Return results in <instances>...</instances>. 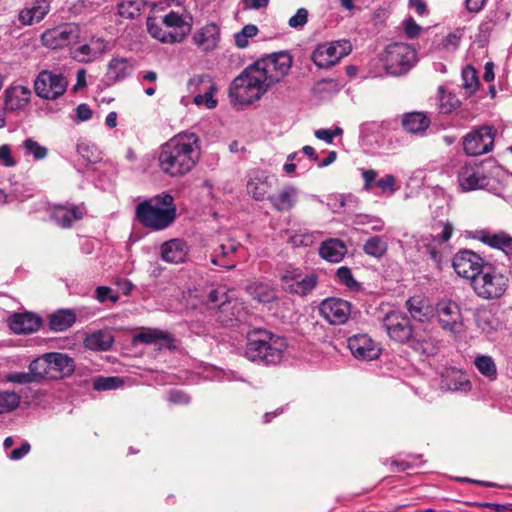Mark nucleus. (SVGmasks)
I'll return each mask as SVG.
<instances>
[{
  "label": "nucleus",
  "instance_id": "obj_2",
  "mask_svg": "<svg viewBox=\"0 0 512 512\" xmlns=\"http://www.w3.org/2000/svg\"><path fill=\"white\" fill-rule=\"evenodd\" d=\"M200 152L199 136L193 132H181L160 146L158 167L169 177L185 176L196 166Z\"/></svg>",
  "mask_w": 512,
  "mask_h": 512
},
{
  "label": "nucleus",
  "instance_id": "obj_50",
  "mask_svg": "<svg viewBox=\"0 0 512 512\" xmlns=\"http://www.w3.org/2000/svg\"><path fill=\"white\" fill-rule=\"evenodd\" d=\"M463 87L469 93H475L479 88L477 71L468 65L462 70Z\"/></svg>",
  "mask_w": 512,
  "mask_h": 512
},
{
  "label": "nucleus",
  "instance_id": "obj_41",
  "mask_svg": "<svg viewBox=\"0 0 512 512\" xmlns=\"http://www.w3.org/2000/svg\"><path fill=\"white\" fill-rule=\"evenodd\" d=\"M112 344L113 337L111 334L101 330L91 333L84 340L85 347L94 351L108 350Z\"/></svg>",
  "mask_w": 512,
  "mask_h": 512
},
{
  "label": "nucleus",
  "instance_id": "obj_59",
  "mask_svg": "<svg viewBox=\"0 0 512 512\" xmlns=\"http://www.w3.org/2000/svg\"><path fill=\"white\" fill-rule=\"evenodd\" d=\"M109 73L116 79L125 77L126 61L124 59H112L109 63Z\"/></svg>",
  "mask_w": 512,
  "mask_h": 512
},
{
  "label": "nucleus",
  "instance_id": "obj_10",
  "mask_svg": "<svg viewBox=\"0 0 512 512\" xmlns=\"http://www.w3.org/2000/svg\"><path fill=\"white\" fill-rule=\"evenodd\" d=\"M438 323L441 328L452 334L458 335L464 331V321L459 305L450 300L442 299L436 304Z\"/></svg>",
  "mask_w": 512,
  "mask_h": 512
},
{
  "label": "nucleus",
  "instance_id": "obj_14",
  "mask_svg": "<svg viewBox=\"0 0 512 512\" xmlns=\"http://www.w3.org/2000/svg\"><path fill=\"white\" fill-rule=\"evenodd\" d=\"M187 88L190 93L195 94L193 102L196 105H205L208 109L216 107L217 101L213 98L216 88L209 75H194L189 79Z\"/></svg>",
  "mask_w": 512,
  "mask_h": 512
},
{
  "label": "nucleus",
  "instance_id": "obj_33",
  "mask_svg": "<svg viewBox=\"0 0 512 512\" xmlns=\"http://www.w3.org/2000/svg\"><path fill=\"white\" fill-rule=\"evenodd\" d=\"M430 124V118L423 112H408L402 116V126L411 134H422Z\"/></svg>",
  "mask_w": 512,
  "mask_h": 512
},
{
  "label": "nucleus",
  "instance_id": "obj_25",
  "mask_svg": "<svg viewBox=\"0 0 512 512\" xmlns=\"http://www.w3.org/2000/svg\"><path fill=\"white\" fill-rule=\"evenodd\" d=\"M458 182L465 191L476 190L488 184L487 178L477 166L465 165L458 173Z\"/></svg>",
  "mask_w": 512,
  "mask_h": 512
},
{
  "label": "nucleus",
  "instance_id": "obj_52",
  "mask_svg": "<svg viewBox=\"0 0 512 512\" xmlns=\"http://www.w3.org/2000/svg\"><path fill=\"white\" fill-rule=\"evenodd\" d=\"M123 385V380L119 377H98L93 382V388L96 391L113 390Z\"/></svg>",
  "mask_w": 512,
  "mask_h": 512
},
{
  "label": "nucleus",
  "instance_id": "obj_21",
  "mask_svg": "<svg viewBox=\"0 0 512 512\" xmlns=\"http://www.w3.org/2000/svg\"><path fill=\"white\" fill-rule=\"evenodd\" d=\"M409 346L423 356H432L439 350V341L426 328L414 327Z\"/></svg>",
  "mask_w": 512,
  "mask_h": 512
},
{
  "label": "nucleus",
  "instance_id": "obj_47",
  "mask_svg": "<svg viewBox=\"0 0 512 512\" xmlns=\"http://www.w3.org/2000/svg\"><path fill=\"white\" fill-rule=\"evenodd\" d=\"M474 365L477 370L488 379L493 380L496 378L497 368L492 357L487 355H478L475 357Z\"/></svg>",
  "mask_w": 512,
  "mask_h": 512
},
{
  "label": "nucleus",
  "instance_id": "obj_3",
  "mask_svg": "<svg viewBox=\"0 0 512 512\" xmlns=\"http://www.w3.org/2000/svg\"><path fill=\"white\" fill-rule=\"evenodd\" d=\"M135 217L140 224L153 231L170 227L177 218L174 197L169 192H162L144 199L136 206Z\"/></svg>",
  "mask_w": 512,
  "mask_h": 512
},
{
  "label": "nucleus",
  "instance_id": "obj_40",
  "mask_svg": "<svg viewBox=\"0 0 512 512\" xmlns=\"http://www.w3.org/2000/svg\"><path fill=\"white\" fill-rule=\"evenodd\" d=\"M162 21L159 22L158 19L156 17H148L147 18V21H146V25H147V30L149 32V34L163 42V43H170V44H174V43H180L181 42V37H177V36H172V32H168L166 30H164L162 28Z\"/></svg>",
  "mask_w": 512,
  "mask_h": 512
},
{
  "label": "nucleus",
  "instance_id": "obj_58",
  "mask_svg": "<svg viewBox=\"0 0 512 512\" xmlns=\"http://www.w3.org/2000/svg\"><path fill=\"white\" fill-rule=\"evenodd\" d=\"M343 133L342 128L336 127L335 129H318L315 131V137L319 140L326 142L327 144H332L334 138Z\"/></svg>",
  "mask_w": 512,
  "mask_h": 512
},
{
  "label": "nucleus",
  "instance_id": "obj_37",
  "mask_svg": "<svg viewBox=\"0 0 512 512\" xmlns=\"http://www.w3.org/2000/svg\"><path fill=\"white\" fill-rule=\"evenodd\" d=\"M247 292L260 303H270L276 299L275 289L268 282L254 281L247 286Z\"/></svg>",
  "mask_w": 512,
  "mask_h": 512
},
{
  "label": "nucleus",
  "instance_id": "obj_18",
  "mask_svg": "<svg viewBox=\"0 0 512 512\" xmlns=\"http://www.w3.org/2000/svg\"><path fill=\"white\" fill-rule=\"evenodd\" d=\"M348 348L352 355L359 360L371 361L381 353L379 345L367 334L353 335L348 339Z\"/></svg>",
  "mask_w": 512,
  "mask_h": 512
},
{
  "label": "nucleus",
  "instance_id": "obj_49",
  "mask_svg": "<svg viewBox=\"0 0 512 512\" xmlns=\"http://www.w3.org/2000/svg\"><path fill=\"white\" fill-rule=\"evenodd\" d=\"M259 29L254 24L245 25L239 32L234 34V42L238 48H246L249 44V39L255 37Z\"/></svg>",
  "mask_w": 512,
  "mask_h": 512
},
{
  "label": "nucleus",
  "instance_id": "obj_63",
  "mask_svg": "<svg viewBox=\"0 0 512 512\" xmlns=\"http://www.w3.org/2000/svg\"><path fill=\"white\" fill-rule=\"evenodd\" d=\"M403 26L405 34L411 39L416 38L421 30V27L411 17L404 20Z\"/></svg>",
  "mask_w": 512,
  "mask_h": 512
},
{
  "label": "nucleus",
  "instance_id": "obj_61",
  "mask_svg": "<svg viewBox=\"0 0 512 512\" xmlns=\"http://www.w3.org/2000/svg\"><path fill=\"white\" fill-rule=\"evenodd\" d=\"M396 179L393 175L388 174L384 176L383 178L377 180L376 186H378L381 189L382 193L390 192L394 193L396 191Z\"/></svg>",
  "mask_w": 512,
  "mask_h": 512
},
{
  "label": "nucleus",
  "instance_id": "obj_9",
  "mask_svg": "<svg viewBox=\"0 0 512 512\" xmlns=\"http://www.w3.org/2000/svg\"><path fill=\"white\" fill-rule=\"evenodd\" d=\"M79 38V27L76 24L66 23L45 30L41 34V43L46 48L58 50L77 43Z\"/></svg>",
  "mask_w": 512,
  "mask_h": 512
},
{
  "label": "nucleus",
  "instance_id": "obj_17",
  "mask_svg": "<svg viewBox=\"0 0 512 512\" xmlns=\"http://www.w3.org/2000/svg\"><path fill=\"white\" fill-rule=\"evenodd\" d=\"M384 327L389 337L399 343H408L414 331L408 317L400 312L387 314L384 318Z\"/></svg>",
  "mask_w": 512,
  "mask_h": 512
},
{
  "label": "nucleus",
  "instance_id": "obj_19",
  "mask_svg": "<svg viewBox=\"0 0 512 512\" xmlns=\"http://www.w3.org/2000/svg\"><path fill=\"white\" fill-rule=\"evenodd\" d=\"M220 27L214 23H208L197 29L192 35V43L202 52L209 53L218 48L220 42Z\"/></svg>",
  "mask_w": 512,
  "mask_h": 512
},
{
  "label": "nucleus",
  "instance_id": "obj_56",
  "mask_svg": "<svg viewBox=\"0 0 512 512\" xmlns=\"http://www.w3.org/2000/svg\"><path fill=\"white\" fill-rule=\"evenodd\" d=\"M308 10L306 8H299L297 12L289 19L288 24L291 28L300 29L308 22Z\"/></svg>",
  "mask_w": 512,
  "mask_h": 512
},
{
  "label": "nucleus",
  "instance_id": "obj_28",
  "mask_svg": "<svg viewBox=\"0 0 512 512\" xmlns=\"http://www.w3.org/2000/svg\"><path fill=\"white\" fill-rule=\"evenodd\" d=\"M49 10L48 0H34L19 12L18 20L22 25H33L44 19Z\"/></svg>",
  "mask_w": 512,
  "mask_h": 512
},
{
  "label": "nucleus",
  "instance_id": "obj_13",
  "mask_svg": "<svg viewBox=\"0 0 512 512\" xmlns=\"http://www.w3.org/2000/svg\"><path fill=\"white\" fill-rule=\"evenodd\" d=\"M50 220L59 228L69 229L75 221L82 220L86 214V207L83 203L54 204L49 208Z\"/></svg>",
  "mask_w": 512,
  "mask_h": 512
},
{
  "label": "nucleus",
  "instance_id": "obj_29",
  "mask_svg": "<svg viewBox=\"0 0 512 512\" xmlns=\"http://www.w3.org/2000/svg\"><path fill=\"white\" fill-rule=\"evenodd\" d=\"M162 23L166 27L176 29L175 32H172V36H180L181 42L192 29V17L188 13L180 14L179 12L170 11L163 17Z\"/></svg>",
  "mask_w": 512,
  "mask_h": 512
},
{
  "label": "nucleus",
  "instance_id": "obj_45",
  "mask_svg": "<svg viewBox=\"0 0 512 512\" xmlns=\"http://www.w3.org/2000/svg\"><path fill=\"white\" fill-rule=\"evenodd\" d=\"M347 247L345 243L337 238H330L322 242L319 247V256H346Z\"/></svg>",
  "mask_w": 512,
  "mask_h": 512
},
{
  "label": "nucleus",
  "instance_id": "obj_7",
  "mask_svg": "<svg viewBox=\"0 0 512 512\" xmlns=\"http://www.w3.org/2000/svg\"><path fill=\"white\" fill-rule=\"evenodd\" d=\"M475 293L487 300L500 298L507 290L508 279L486 265L472 285Z\"/></svg>",
  "mask_w": 512,
  "mask_h": 512
},
{
  "label": "nucleus",
  "instance_id": "obj_6",
  "mask_svg": "<svg viewBox=\"0 0 512 512\" xmlns=\"http://www.w3.org/2000/svg\"><path fill=\"white\" fill-rule=\"evenodd\" d=\"M69 81L59 70H42L34 80L35 94L45 100H57L67 90Z\"/></svg>",
  "mask_w": 512,
  "mask_h": 512
},
{
  "label": "nucleus",
  "instance_id": "obj_23",
  "mask_svg": "<svg viewBox=\"0 0 512 512\" xmlns=\"http://www.w3.org/2000/svg\"><path fill=\"white\" fill-rule=\"evenodd\" d=\"M472 385L466 374L456 368H446L441 375V389L467 393Z\"/></svg>",
  "mask_w": 512,
  "mask_h": 512
},
{
  "label": "nucleus",
  "instance_id": "obj_55",
  "mask_svg": "<svg viewBox=\"0 0 512 512\" xmlns=\"http://www.w3.org/2000/svg\"><path fill=\"white\" fill-rule=\"evenodd\" d=\"M6 380L14 384H29L35 382V379L30 370L29 372H10L6 375Z\"/></svg>",
  "mask_w": 512,
  "mask_h": 512
},
{
  "label": "nucleus",
  "instance_id": "obj_54",
  "mask_svg": "<svg viewBox=\"0 0 512 512\" xmlns=\"http://www.w3.org/2000/svg\"><path fill=\"white\" fill-rule=\"evenodd\" d=\"M339 282L345 285L351 291H357L360 288L359 283L353 277L352 271L347 267H341L337 271Z\"/></svg>",
  "mask_w": 512,
  "mask_h": 512
},
{
  "label": "nucleus",
  "instance_id": "obj_48",
  "mask_svg": "<svg viewBox=\"0 0 512 512\" xmlns=\"http://www.w3.org/2000/svg\"><path fill=\"white\" fill-rule=\"evenodd\" d=\"M340 85L335 79H322L313 86V92L320 98H327L339 92Z\"/></svg>",
  "mask_w": 512,
  "mask_h": 512
},
{
  "label": "nucleus",
  "instance_id": "obj_30",
  "mask_svg": "<svg viewBox=\"0 0 512 512\" xmlns=\"http://www.w3.org/2000/svg\"><path fill=\"white\" fill-rule=\"evenodd\" d=\"M31 91L28 87L17 85L5 91V108L9 111L24 109L30 102Z\"/></svg>",
  "mask_w": 512,
  "mask_h": 512
},
{
  "label": "nucleus",
  "instance_id": "obj_4",
  "mask_svg": "<svg viewBox=\"0 0 512 512\" xmlns=\"http://www.w3.org/2000/svg\"><path fill=\"white\" fill-rule=\"evenodd\" d=\"M288 347L285 338L264 329L251 331L247 336L245 357L259 364H279Z\"/></svg>",
  "mask_w": 512,
  "mask_h": 512
},
{
  "label": "nucleus",
  "instance_id": "obj_12",
  "mask_svg": "<svg viewBox=\"0 0 512 512\" xmlns=\"http://www.w3.org/2000/svg\"><path fill=\"white\" fill-rule=\"evenodd\" d=\"M494 139L495 130L490 126H482L464 137V151L470 156L486 154L493 149Z\"/></svg>",
  "mask_w": 512,
  "mask_h": 512
},
{
  "label": "nucleus",
  "instance_id": "obj_20",
  "mask_svg": "<svg viewBox=\"0 0 512 512\" xmlns=\"http://www.w3.org/2000/svg\"><path fill=\"white\" fill-rule=\"evenodd\" d=\"M274 178L265 171L256 170L248 178L247 193L256 201L268 200L273 187Z\"/></svg>",
  "mask_w": 512,
  "mask_h": 512
},
{
  "label": "nucleus",
  "instance_id": "obj_26",
  "mask_svg": "<svg viewBox=\"0 0 512 512\" xmlns=\"http://www.w3.org/2000/svg\"><path fill=\"white\" fill-rule=\"evenodd\" d=\"M299 190L292 186H284L277 194L268 196V201L272 207L279 212L291 210L297 203Z\"/></svg>",
  "mask_w": 512,
  "mask_h": 512
},
{
  "label": "nucleus",
  "instance_id": "obj_44",
  "mask_svg": "<svg viewBox=\"0 0 512 512\" xmlns=\"http://www.w3.org/2000/svg\"><path fill=\"white\" fill-rule=\"evenodd\" d=\"M50 364L51 362L48 358V353L43 354L30 363L29 370L31 371L35 381L40 379H51Z\"/></svg>",
  "mask_w": 512,
  "mask_h": 512
},
{
  "label": "nucleus",
  "instance_id": "obj_36",
  "mask_svg": "<svg viewBox=\"0 0 512 512\" xmlns=\"http://www.w3.org/2000/svg\"><path fill=\"white\" fill-rule=\"evenodd\" d=\"M145 5V0H118L117 15L124 20H134L141 15Z\"/></svg>",
  "mask_w": 512,
  "mask_h": 512
},
{
  "label": "nucleus",
  "instance_id": "obj_42",
  "mask_svg": "<svg viewBox=\"0 0 512 512\" xmlns=\"http://www.w3.org/2000/svg\"><path fill=\"white\" fill-rule=\"evenodd\" d=\"M460 106V101L455 94L445 90L442 86L438 88V109L442 114H450Z\"/></svg>",
  "mask_w": 512,
  "mask_h": 512
},
{
  "label": "nucleus",
  "instance_id": "obj_24",
  "mask_svg": "<svg viewBox=\"0 0 512 512\" xmlns=\"http://www.w3.org/2000/svg\"><path fill=\"white\" fill-rule=\"evenodd\" d=\"M487 264H484L483 258H452V266L458 276L475 282Z\"/></svg>",
  "mask_w": 512,
  "mask_h": 512
},
{
  "label": "nucleus",
  "instance_id": "obj_57",
  "mask_svg": "<svg viewBox=\"0 0 512 512\" xmlns=\"http://www.w3.org/2000/svg\"><path fill=\"white\" fill-rule=\"evenodd\" d=\"M459 44L460 36L455 33H449L441 39L439 47L442 50L453 52L459 47Z\"/></svg>",
  "mask_w": 512,
  "mask_h": 512
},
{
  "label": "nucleus",
  "instance_id": "obj_16",
  "mask_svg": "<svg viewBox=\"0 0 512 512\" xmlns=\"http://www.w3.org/2000/svg\"><path fill=\"white\" fill-rule=\"evenodd\" d=\"M467 236L503 252L506 256L512 255V236L505 231L492 232L489 229H479L467 232Z\"/></svg>",
  "mask_w": 512,
  "mask_h": 512
},
{
  "label": "nucleus",
  "instance_id": "obj_43",
  "mask_svg": "<svg viewBox=\"0 0 512 512\" xmlns=\"http://www.w3.org/2000/svg\"><path fill=\"white\" fill-rule=\"evenodd\" d=\"M190 253V246L181 238H174L164 242L160 247V256L183 255Z\"/></svg>",
  "mask_w": 512,
  "mask_h": 512
},
{
  "label": "nucleus",
  "instance_id": "obj_8",
  "mask_svg": "<svg viewBox=\"0 0 512 512\" xmlns=\"http://www.w3.org/2000/svg\"><path fill=\"white\" fill-rule=\"evenodd\" d=\"M351 50V43L346 40L326 42L317 45L311 59L317 67L329 68L347 56Z\"/></svg>",
  "mask_w": 512,
  "mask_h": 512
},
{
  "label": "nucleus",
  "instance_id": "obj_32",
  "mask_svg": "<svg viewBox=\"0 0 512 512\" xmlns=\"http://www.w3.org/2000/svg\"><path fill=\"white\" fill-rule=\"evenodd\" d=\"M194 297L199 298L200 303L209 305L212 308L219 307L221 313H223L231 303L229 290L225 286L210 289L206 297L202 295L198 296V294H195Z\"/></svg>",
  "mask_w": 512,
  "mask_h": 512
},
{
  "label": "nucleus",
  "instance_id": "obj_31",
  "mask_svg": "<svg viewBox=\"0 0 512 512\" xmlns=\"http://www.w3.org/2000/svg\"><path fill=\"white\" fill-rule=\"evenodd\" d=\"M41 325V320L33 313L15 314L9 318V327L16 334H29Z\"/></svg>",
  "mask_w": 512,
  "mask_h": 512
},
{
  "label": "nucleus",
  "instance_id": "obj_11",
  "mask_svg": "<svg viewBox=\"0 0 512 512\" xmlns=\"http://www.w3.org/2000/svg\"><path fill=\"white\" fill-rule=\"evenodd\" d=\"M284 290L299 296H306L316 287L318 278L314 273L304 274L297 268H288L282 275Z\"/></svg>",
  "mask_w": 512,
  "mask_h": 512
},
{
  "label": "nucleus",
  "instance_id": "obj_51",
  "mask_svg": "<svg viewBox=\"0 0 512 512\" xmlns=\"http://www.w3.org/2000/svg\"><path fill=\"white\" fill-rule=\"evenodd\" d=\"M364 251L368 256H383L387 251V244L380 236H373L366 241Z\"/></svg>",
  "mask_w": 512,
  "mask_h": 512
},
{
  "label": "nucleus",
  "instance_id": "obj_34",
  "mask_svg": "<svg viewBox=\"0 0 512 512\" xmlns=\"http://www.w3.org/2000/svg\"><path fill=\"white\" fill-rule=\"evenodd\" d=\"M434 233L431 234V241L427 244L430 256H437L440 251L436 249L451 238L453 226L449 222H438L433 226Z\"/></svg>",
  "mask_w": 512,
  "mask_h": 512
},
{
  "label": "nucleus",
  "instance_id": "obj_5",
  "mask_svg": "<svg viewBox=\"0 0 512 512\" xmlns=\"http://www.w3.org/2000/svg\"><path fill=\"white\" fill-rule=\"evenodd\" d=\"M381 61L387 73L393 76H402L417 63V52L410 44L394 42L385 48Z\"/></svg>",
  "mask_w": 512,
  "mask_h": 512
},
{
  "label": "nucleus",
  "instance_id": "obj_53",
  "mask_svg": "<svg viewBox=\"0 0 512 512\" xmlns=\"http://www.w3.org/2000/svg\"><path fill=\"white\" fill-rule=\"evenodd\" d=\"M23 147L27 154L33 155L35 160L44 159L48 154L47 148L40 145L37 141L33 140L32 138H27L23 142Z\"/></svg>",
  "mask_w": 512,
  "mask_h": 512
},
{
  "label": "nucleus",
  "instance_id": "obj_60",
  "mask_svg": "<svg viewBox=\"0 0 512 512\" xmlns=\"http://www.w3.org/2000/svg\"><path fill=\"white\" fill-rule=\"evenodd\" d=\"M96 299L100 303H104L106 300L116 303L119 300V296L117 294H113L110 287L99 286L96 289Z\"/></svg>",
  "mask_w": 512,
  "mask_h": 512
},
{
  "label": "nucleus",
  "instance_id": "obj_39",
  "mask_svg": "<svg viewBox=\"0 0 512 512\" xmlns=\"http://www.w3.org/2000/svg\"><path fill=\"white\" fill-rule=\"evenodd\" d=\"M76 321V314L71 309H60L53 313L49 319L51 330L62 332L70 328Z\"/></svg>",
  "mask_w": 512,
  "mask_h": 512
},
{
  "label": "nucleus",
  "instance_id": "obj_1",
  "mask_svg": "<svg viewBox=\"0 0 512 512\" xmlns=\"http://www.w3.org/2000/svg\"><path fill=\"white\" fill-rule=\"evenodd\" d=\"M292 57L288 52L267 55L246 67L231 83L229 94L241 105L259 100L275 83L281 81L290 71Z\"/></svg>",
  "mask_w": 512,
  "mask_h": 512
},
{
  "label": "nucleus",
  "instance_id": "obj_15",
  "mask_svg": "<svg viewBox=\"0 0 512 512\" xmlns=\"http://www.w3.org/2000/svg\"><path fill=\"white\" fill-rule=\"evenodd\" d=\"M319 313L328 323L342 325L351 316V304L341 298H327L319 305Z\"/></svg>",
  "mask_w": 512,
  "mask_h": 512
},
{
  "label": "nucleus",
  "instance_id": "obj_27",
  "mask_svg": "<svg viewBox=\"0 0 512 512\" xmlns=\"http://www.w3.org/2000/svg\"><path fill=\"white\" fill-rule=\"evenodd\" d=\"M48 358L51 362V379H61L70 376L75 370L73 358L65 353L50 352L48 353Z\"/></svg>",
  "mask_w": 512,
  "mask_h": 512
},
{
  "label": "nucleus",
  "instance_id": "obj_38",
  "mask_svg": "<svg viewBox=\"0 0 512 512\" xmlns=\"http://www.w3.org/2000/svg\"><path fill=\"white\" fill-rule=\"evenodd\" d=\"M136 339L144 344H154L161 348H171L173 338L170 334L161 330H149L141 332L137 335Z\"/></svg>",
  "mask_w": 512,
  "mask_h": 512
},
{
  "label": "nucleus",
  "instance_id": "obj_22",
  "mask_svg": "<svg viewBox=\"0 0 512 512\" xmlns=\"http://www.w3.org/2000/svg\"><path fill=\"white\" fill-rule=\"evenodd\" d=\"M107 50V42L103 38H91L88 43L70 49L73 59L78 62H92Z\"/></svg>",
  "mask_w": 512,
  "mask_h": 512
},
{
  "label": "nucleus",
  "instance_id": "obj_46",
  "mask_svg": "<svg viewBox=\"0 0 512 512\" xmlns=\"http://www.w3.org/2000/svg\"><path fill=\"white\" fill-rule=\"evenodd\" d=\"M20 402L21 396L15 391L0 389V415L14 411Z\"/></svg>",
  "mask_w": 512,
  "mask_h": 512
},
{
  "label": "nucleus",
  "instance_id": "obj_35",
  "mask_svg": "<svg viewBox=\"0 0 512 512\" xmlns=\"http://www.w3.org/2000/svg\"><path fill=\"white\" fill-rule=\"evenodd\" d=\"M407 309L411 317L421 323L429 321L432 317V305L427 300L421 299L418 296L411 297L406 302Z\"/></svg>",
  "mask_w": 512,
  "mask_h": 512
},
{
  "label": "nucleus",
  "instance_id": "obj_64",
  "mask_svg": "<svg viewBox=\"0 0 512 512\" xmlns=\"http://www.w3.org/2000/svg\"><path fill=\"white\" fill-rule=\"evenodd\" d=\"M362 178L364 180V190L370 191L376 185L377 172L373 169H362Z\"/></svg>",
  "mask_w": 512,
  "mask_h": 512
},
{
  "label": "nucleus",
  "instance_id": "obj_62",
  "mask_svg": "<svg viewBox=\"0 0 512 512\" xmlns=\"http://www.w3.org/2000/svg\"><path fill=\"white\" fill-rule=\"evenodd\" d=\"M0 164L5 167H13L16 162L11 155L10 146L7 144L0 146Z\"/></svg>",
  "mask_w": 512,
  "mask_h": 512
}]
</instances>
